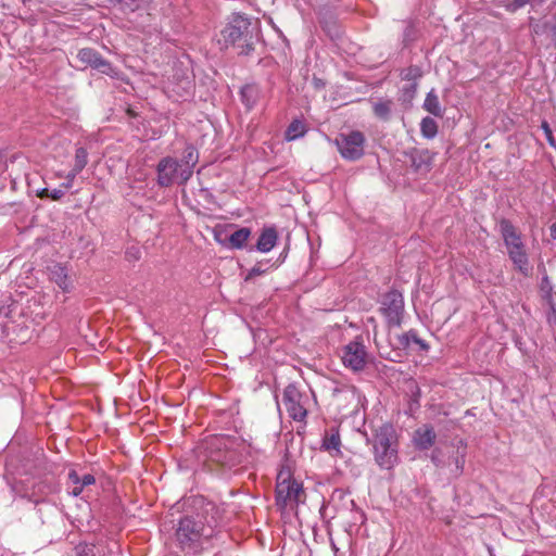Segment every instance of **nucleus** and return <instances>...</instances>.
I'll return each mask as SVG.
<instances>
[{
    "instance_id": "nucleus-27",
    "label": "nucleus",
    "mask_w": 556,
    "mask_h": 556,
    "mask_svg": "<svg viewBox=\"0 0 556 556\" xmlns=\"http://www.w3.org/2000/svg\"><path fill=\"white\" fill-rule=\"evenodd\" d=\"M307 131L306 124L302 119H293L285 131V138L288 141L296 140L303 137Z\"/></svg>"
},
{
    "instance_id": "nucleus-10",
    "label": "nucleus",
    "mask_w": 556,
    "mask_h": 556,
    "mask_svg": "<svg viewBox=\"0 0 556 556\" xmlns=\"http://www.w3.org/2000/svg\"><path fill=\"white\" fill-rule=\"evenodd\" d=\"M367 357L366 346L359 337L348 343L342 350L343 365L353 371L363 370L367 364Z\"/></svg>"
},
{
    "instance_id": "nucleus-7",
    "label": "nucleus",
    "mask_w": 556,
    "mask_h": 556,
    "mask_svg": "<svg viewBox=\"0 0 556 556\" xmlns=\"http://www.w3.org/2000/svg\"><path fill=\"white\" fill-rule=\"evenodd\" d=\"M282 403L291 419L299 422H305L307 417L306 405L308 403V396L301 392L295 383H290L286 387L282 395Z\"/></svg>"
},
{
    "instance_id": "nucleus-1",
    "label": "nucleus",
    "mask_w": 556,
    "mask_h": 556,
    "mask_svg": "<svg viewBox=\"0 0 556 556\" xmlns=\"http://www.w3.org/2000/svg\"><path fill=\"white\" fill-rule=\"evenodd\" d=\"M249 460V446L237 437L215 435L205 442V465L211 471L230 478Z\"/></svg>"
},
{
    "instance_id": "nucleus-30",
    "label": "nucleus",
    "mask_w": 556,
    "mask_h": 556,
    "mask_svg": "<svg viewBox=\"0 0 556 556\" xmlns=\"http://www.w3.org/2000/svg\"><path fill=\"white\" fill-rule=\"evenodd\" d=\"M400 76L403 80L408 83H418V80L422 77V70L418 65H410L406 68H403L400 73Z\"/></svg>"
},
{
    "instance_id": "nucleus-44",
    "label": "nucleus",
    "mask_w": 556,
    "mask_h": 556,
    "mask_svg": "<svg viewBox=\"0 0 556 556\" xmlns=\"http://www.w3.org/2000/svg\"><path fill=\"white\" fill-rule=\"evenodd\" d=\"M23 2H25V0H23Z\"/></svg>"
},
{
    "instance_id": "nucleus-12",
    "label": "nucleus",
    "mask_w": 556,
    "mask_h": 556,
    "mask_svg": "<svg viewBox=\"0 0 556 556\" xmlns=\"http://www.w3.org/2000/svg\"><path fill=\"white\" fill-rule=\"evenodd\" d=\"M78 61L85 66H90L102 74L113 76L114 68L112 64L102 58V55L92 48H83L77 52Z\"/></svg>"
},
{
    "instance_id": "nucleus-39",
    "label": "nucleus",
    "mask_w": 556,
    "mask_h": 556,
    "mask_svg": "<svg viewBox=\"0 0 556 556\" xmlns=\"http://www.w3.org/2000/svg\"><path fill=\"white\" fill-rule=\"evenodd\" d=\"M439 454H440V451L439 450H434L431 454V460L432 463L434 464L435 467L440 468V467H443L444 466V463L442 462V459L439 457Z\"/></svg>"
},
{
    "instance_id": "nucleus-23",
    "label": "nucleus",
    "mask_w": 556,
    "mask_h": 556,
    "mask_svg": "<svg viewBox=\"0 0 556 556\" xmlns=\"http://www.w3.org/2000/svg\"><path fill=\"white\" fill-rule=\"evenodd\" d=\"M49 276L52 281H54L63 291H68V276L67 269L65 266L61 264H53L48 267Z\"/></svg>"
},
{
    "instance_id": "nucleus-25",
    "label": "nucleus",
    "mask_w": 556,
    "mask_h": 556,
    "mask_svg": "<svg viewBox=\"0 0 556 556\" xmlns=\"http://www.w3.org/2000/svg\"><path fill=\"white\" fill-rule=\"evenodd\" d=\"M465 458H466V446L457 447L454 455L450 457L448 465H453L451 468V476L454 478H458L464 472V466H465Z\"/></svg>"
},
{
    "instance_id": "nucleus-17",
    "label": "nucleus",
    "mask_w": 556,
    "mask_h": 556,
    "mask_svg": "<svg viewBox=\"0 0 556 556\" xmlns=\"http://www.w3.org/2000/svg\"><path fill=\"white\" fill-rule=\"evenodd\" d=\"M500 231L507 250L523 244L521 233L517 230L510 220L505 218L502 219L500 222Z\"/></svg>"
},
{
    "instance_id": "nucleus-34",
    "label": "nucleus",
    "mask_w": 556,
    "mask_h": 556,
    "mask_svg": "<svg viewBox=\"0 0 556 556\" xmlns=\"http://www.w3.org/2000/svg\"><path fill=\"white\" fill-rule=\"evenodd\" d=\"M175 177L180 178V180L177 181L179 185H185L191 176H157V184L161 187L172 186Z\"/></svg>"
},
{
    "instance_id": "nucleus-22",
    "label": "nucleus",
    "mask_w": 556,
    "mask_h": 556,
    "mask_svg": "<svg viewBox=\"0 0 556 556\" xmlns=\"http://www.w3.org/2000/svg\"><path fill=\"white\" fill-rule=\"evenodd\" d=\"M393 109L394 102L392 99L382 98L372 103L374 115L382 122L391 119Z\"/></svg>"
},
{
    "instance_id": "nucleus-19",
    "label": "nucleus",
    "mask_w": 556,
    "mask_h": 556,
    "mask_svg": "<svg viewBox=\"0 0 556 556\" xmlns=\"http://www.w3.org/2000/svg\"><path fill=\"white\" fill-rule=\"evenodd\" d=\"M435 154L429 150H419L412 155V165L416 172H430Z\"/></svg>"
},
{
    "instance_id": "nucleus-4",
    "label": "nucleus",
    "mask_w": 556,
    "mask_h": 556,
    "mask_svg": "<svg viewBox=\"0 0 556 556\" xmlns=\"http://www.w3.org/2000/svg\"><path fill=\"white\" fill-rule=\"evenodd\" d=\"M367 443L372 445L375 462L381 469L391 470L399 463V439L392 424L376 428Z\"/></svg>"
},
{
    "instance_id": "nucleus-24",
    "label": "nucleus",
    "mask_w": 556,
    "mask_h": 556,
    "mask_svg": "<svg viewBox=\"0 0 556 556\" xmlns=\"http://www.w3.org/2000/svg\"><path fill=\"white\" fill-rule=\"evenodd\" d=\"M251 229L248 227H242L235 230L227 238L229 248L237 250L247 248V243L251 236Z\"/></svg>"
},
{
    "instance_id": "nucleus-13",
    "label": "nucleus",
    "mask_w": 556,
    "mask_h": 556,
    "mask_svg": "<svg viewBox=\"0 0 556 556\" xmlns=\"http://www.w3.org/2000/svg\"><path fill=\"white\" fill-rule=\"evenodd\" d=\"M529 26L534 42L544 37L549 39V45L556 49V12L551 20H534L531 17Z\"/></svg>"
},
{
    "instance_id": "nucleus-14",
    "label": "nucleus",
    "mask_w": 556,
    "mask_h": 556,
    "mask_svg": "<svg viewBox=\"0 0 556 556\" xmlns=\"http://www.w3.org/2000/svg\"><path fill=\"white\" fill-rule=\"evenodd\" d=\"M112 553V546L104 539L97 543H80L75 547L76 556H111Z\"/></svg>"
},
{
    "instance_id": "nucleus-38",
    "label": "nucleus",
    "mask_w": 556,
    "mask_h": 556,
    "mask_svg": "<svg viewBox=\"0 0 556 556\" xmlns=\"http://www.w3.org/2000/svg\"><path fill=\"white\" fill-rule=\"evenodd\" d=\"M265 271L266 269L262 267V263H258L250 269L245 279H251L252 277L262 275Z\"/></svg>"
},
{
    "instance_id": "nucleus-31",
    "label": "nucleus",
    "mask_w": 556,
    "mask_h": 556,
    "mask_svg": "<svg viewBox=\"0 0 556 556\" xmlns=\"http://www.w3.org/2000/svg\"><path fill=\"white\" fill-rule=\"evenodd\" d=\"M87 159H88V152L86 151V149L81 148V147L77 148L76 153H75V163H74L73 170L76 173L81 172L87 164Z\"/></svg>"
},
{
    "instance_id": "nucleus-16",
    "label": "nucleus",
    "mask_w": 556,
    "mask_h": 556,
    "mask_svg": "<svg viewBox=\"0 0 556 556\" xmlns=\"http://www.w3.org/2000/svg\"><path fill=\"white\" fill-rule=\"evenodd\" d=\"M68 482L72 484L68 486L67 492L70 495L77 497L79 496L86 486L96 483V478L91 473L79 476L75 469H72L67 473Z\"/></svg>"
},
{
    "instance_id": "nucleus-26",
    "label": "nucleus",
    "mask_w": 556,
    "mask_h": 556,
    "mask_svg": "<svg viewBox=\"0 0 556 556\" xmlns=\"http://www.w3.org/2000/svg\"><path fill=\"white\" fill-rule=\"evenodd\" d=\"M422 108L429 112L430 114L442 117L443 116V109L440 104L439 97L435 93L434 89H431L424 101Z\"/></svg>"
},
{
    "instance_id": "nucleus-28",
    "label": "nucleus",
    "mask_w": 556,
    "mask_h": 556,
    "mask_svg": "<svg viewBox=\"0 0 556 556\" xmlns=\"http://www.w3.org/2000/svg\"><path fill=\"white\" fill-rule=\"evenodd\" d=\"M242 103L248 110H251L257 102L258 90L254 85H245L240 91Z\"/></svg>"
},
{
    "instance_id": "nucleus-40",
    "label": "nucleus",
    "mask_w": 556,
    "mask_h": 556,
    "mask_svg": "<svg viewBox=\"0 0 556 556\" xmlns=\"http://www.w3.org/2000/svg\"><path fill=\"white\" fill-rule=\"evenodd\" d=\"M551 309H552V312L548 315V321L549 323H552V317H555V320H556V309H555V307L553 305L551 306Z\"/></svg>"
},
{
    "instance_id": "nucleus-20",
    "label": "nucleus",
    "mask_w": 556,
    "mask_h": 556,
    "mask_svg": "<svg viewBox=\"0 0 556 556\" xmlns=\"http://www.w3.org/2000/svg\"><path fill=\"white\" fill-rule=\"evenodd\" d=\"M277 240L278 232L275 227L264 228L254 248L262 253H266L276 245Z\"/></svg>"
},
{
    "instance_id": "nucleus-11",
    "label": "nucleus",
    "mask_w": 556,
    "mask_h": 556,
    "mask_svg": "<svg viewBox=\"0 0 556 556\" xmlns=\"http://www.w3.org/2000/svg\"><path fill=\"white\" fill-rule=\"evenodd\" d=\"M46 187L35 189L37 197L60 200L73 186L75 176H46Z\"/></svg>"
},
{
    "instance_id": "nucleus-29",
    "label": "nucleus",
    "mask_w": 556,
    "mask_h": 556,
    "mask_svg": "<svg viewBox=\"0 0 556 556\" xmlns=\"http://www.w3.org/2000/svg\"><path fill=\"white\" fill-rule=\"evenodd\" d=\"M420 132L427 139H433L438 134V123L432 117H424L420 123Z\"/></svg>"
},
{
    "instance_id": "nucleus-43",
    "label": "nucleus",
    "mask_w": 556,
    "mask_h": 556,
    "mask_svg": "<svg viewBox=\"0 0 556 556\" xmlns=\"http://www.w3.org/2000/svg\"><path fill=\"white\" fill-rule=\"evenodd\" d=\"M543 282H544V283H547V282H548V278H547V277H544V278H543Z\"/></svg>"
},
{
    "instance_id": "nucleus-18",
    "label": "nucleus",
    "mask_w": 556,
    "mask_h": 556,
    "mask_svg": "<svg viewBox=\"0 0 556 556\" xmlns=\"http://www.w3.org/2000/svg\"><path fill=\"white\" fill-rule=\"evenodd\" d=\"M508 256L511 260L515 267L525 276H529L531 274V268L529 266V260L526 252L525 244L518 245L517 248H511L507 250Z\"/></svg>"
},
{
    "instance_id": "nucleus-21",
    "label": "nucleus",
    "mask_w": 556,
    "mask_h": 556,
    "mask_svg": "<svg viewBox=\"0 0 556 556\" xmlns=\"http://www.w3.org/2000/svg\"><path fill=\"white\" fill-rule=\"evenodd\" d=\"M321 447L327 451L331 456L338 457L341 456V439L339 434V430L337 428H331L329 432L325 433L323 439Z\"/></svg>"
},
{
    "instance_id": "nucleus-42",
    "label": "nucleus",
    "mask_w": 556,
    "mask_h": 556,
    "mask_svg": "<svg viewBox=\"0 0 556 556\" xmlns=\"http://www.w3.org/2000/svg\"><path fill=\"white\" fill-rule=\"evenodd\" d=\"M314 83H315V86H316V87H321V86H324V83H323L320 79H318V78H314Z\"/></svg>"
},
{
    "instance_id": "nucleus-5",
    "label": "nucleus",
    "mask_w": 556,
    "mask_h": 556,
    "mask_svg": "<svg viewBox=\"0 0 556 556\" xmlns=\"http://www.w3.org/2000/svg\"><path fill=\"white\" fill-rule=\"evenodd\" d=\"M304 496L302 483L293 478L290 469L282 468L277 475L276 505L280 508L298 505Z\"/></svg>"
},
{
    "instance_id": "nucleus-35",
    "label": "nucleus",
    "mask_w": 556,
    "mask_h": 556,
    "mask_svg": "<svg viewBox=\"0 0 556 556\" xmlns=\"http://www.w3.org/2000/svg\"><path fill=\"white\" fill-rule=\"evenodd\" d=\"M541 129L544 132L545 139L548 142V144L553 148H556V139L554 137L553 130L549 126V124L546 121H543L541 123Z\"/></svg>"
},
{
    "instance_id": "nucleus-36",
    "label": "nucleus",
    "mask_w": 556,
    "mask_h": 556,
    "mask_svg": "<svg viewBox=\"0 0 556 556\" xmlns=\"http://www.w3.org/2000/svg\"><path fill=\"white\" fill-rule=\"evenodd\" d=\"M407 336H410V342L417 344L421 351L427 352L430 349L429 344L425 340L419 338L415 330L407 331Z\"/></svg>"
},
{
    "instance_id": "nucleus-41",
    "label": "nucleus",
    "mask_w": 556,
    "mask_h": 556,
    "mask_svg": "<svg viewBox=\"0 0 556 556\" xmlns=\"http://www.w3.org/2000/svg\"><path fill=\"white\" fill-rule=\"evenodd\" d=\"M33 179L28 180V185L31 186V184L36 182V180L43 178V176L37 175V176H30Z\"/></svg>"
},
{
    "instance_id": "nucleus-2",
    "label": "nucleus",
    "mask_w": 556,
    "mask_h": 556,
    "mask_svg": "<svg viewBox=\"0 0 556 556\" xmlns=\"http://www.w3.org/2000/svg\"><path fill=\"white\" fill-rule=\"evenodd\" d=\"M219 519V509L214 503H206L203 514L180 518L175 531L179 547L184 551H198L204 541L216 535Z\"/></svg>"
},
{
    "instance_id": "nucleus-33",
    "label": "nucleus",
    "mask_w": 556,
    "mask_h": 556,
    "mask_svg": "<svg viewBox=\"0 0 556 556\" xmlns=\"http://www.w3.org/2000/svg\"><path fill=\"white\" fill-rule=\"evenodd\" d=\"M418 83H408L402 88V100L404 102H410L417 92Z\"/></svg>"
},
{
    "instance_id": "nucleus-37",
    "label": "nucleus",
    "mask_w": 556,
    "mask_h": 556,
    "mask_svg": "<svg viewBox=\"0 0 556 556\" xmlns=\"http://www.w3.org/2000/svg\"><path fill=\"white\" fill-rule=\"evenodd\" d=\"M397 343L400 349H408L410 344V336H407V332L400 334L397 337Z\"/></svg>"
},
{
    "instance_id": "nucleus-32",
    "label": "nucleus",
    "mask_w": 556,
    "mask_h": 556,
    "mask_svg": "<svg viewBox=\"0 0 556 556\" xmlns=\"http://www.w3.org/2000/svg\"><path fill=\"white\" fill-rule=\"evenodd\" d=\"M529 0H498V4L504 7L508 12H516L523 8Z\"/></svg>"
},
{
    "instance_id": "nucleus-8",
    "label": "nucleus",
    "mask_w": 556,
    "mask_h": 556,
    "mask_svg": "<svg viewBox=\"0 0 556 556\" xmlns=\"http://www.w3.org/2000/svg\"><path fill=\"white\" fill-rule=\"evenodd\" d=\"M379 311L387 319L389 327H400L402 325L404 315L403 294L395 289L388 291L382 296Z\"/></svg>"
},
{
    "instance_id": "nucleus-15",
    "label": "nucleus",
    "mask_w": 556,
    "mask_h": 556,
    "mask_svg": "<svg viewBox=\"0 0 556 556\" xmlns=\"http://www.w3.org/2000/svg\"><path fill=\"white\" fill-rule=\"evenodd\" d=\"M437 434L431 425H422L413 434V443L419 451H427L435 443Z\"/></svg>"
},
{
    "instance_id": "nucleus-6",
    "label": "nucleus",
    "mask_w": 556,
    "mask_h": 556,
    "mask_svg": "<svg viewBox=\"0 0 556 556\" xmlns=\"http://www.w3.org/2000/svg\"><path fill=\"white\" fill-rule=\"evenodd\" d=\"M199 162L198 150L188 144L182 151L180 159L167 156L157 164V174H192V168Z\"/></svg>"
},
{
    "instance_id": "nucleus-3",
    "label": "nucleus",
    "mask_w": 556,
    "mask_h": 556,
    "mask_svg": "<svg viewBox=\"0 0 556 556\" xmlns=\"http://www.w3.org/2000/svg\"><path fill=\"white\" fill-rule=\"evenodd\" d=\"M220 35L226 47L237 49L239 55H249L261 38V23L245 14L233 13Z\"/></svg>"
},
{
    "instance_id": "nucleus-9",
    "label": "nucleus",
    "mask_w": 556,
    "mask_h": 556,
    "mask_svg": "<svg viewBox=\"0 0 556 556\" xmlns=\"http://www.w3.org/2000/svg\"><path fill=\"white\" fill-rule=\"evenodd\" d=\"M365 136L362 131L352 130L348 134H339L334 143L342 157L355 161L364 154Z\"/></svg>"
}]
</instances>
